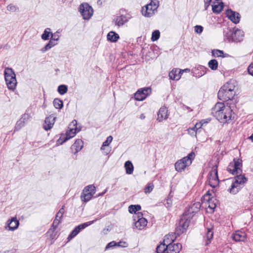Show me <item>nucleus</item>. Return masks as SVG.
Returning <instances> with one entry per match:
<instances>
[{"label":"nucleus","mask_w":253,"mask_h":253,"mask_svg":"<svg viewBox=\"0 0 253 253\" xmlns=\"http://www.w3.org/2000/svg\"><path fill=\"white\" fill-rule=\"evenodd\" d=\"M50 39L57 42L59 40V36L58 34H56V33L53 34L51 32Z\"/></svg>","instance_id":"nucleus-55"},{"label":"nucleus","mask_w":253,"mask_h":253,"mask_svg":"<svg viewBox=\"0 0 253 253\" xmlns=\"http://www.w3.org/2000/svg\"><path fill=\"white\" fill-rule=\"evenodd\" d=\"M4 79L7 88L14 90L17 85L16 75L13 70L11 68L6 67L4 71Z\"/></svg>","instance_id":"nucleus-4"},{"label":"nucleus","mask_w":253,"mask_h":253,"mask_svg":"<svg viewBox=\"0 0 253 253\" xmlns=\"http://www.w3.org/2000/svg\"><path fill=\"white\" fill-rule=\"evenodd\" d=\"M211 113L219 122L223 124H228L234 118L231 107L222 102L215 104L212 109Z\"/></svg>","instance_id":"nucleus-2"},{"label":"nucleus","mask_w":253,"mask_h":253,"mask_svg":"<svg viewBox=\"0 0 253 253\" xmlns=\"http://www.w3.org/2000/svg\"><path fill=\"white\" fill-rule=\"evenodd\" d=\"M168 109L165 106L160 108L157 114V120L158 122H162L168 118Z\"/></svg>","instance_id":"nucleus-17"},{"label":"nucleus","mask_w":253,"mask_h":253,"mask_svg":"<svg viewBox=\"0 0 253 253\" xmlns=\"http://www.w3.org/2000/svg\"><path fill=\"white\" fill-rule=\"evenodd\" d=\"M242 161L240 159L234 158L227 168V170L232 174H240L242 172Z\"/></svg>","instance_id":"nucleus-6"},{"label":"nucleus","mask_w":253,"mask_h":253,"mask_svg":"<svg viewBox=\"0 0 253 253\" xmlns=\"http://www.w3.org/2000/svg\"><path fill=\"white\" fill-rule=\"evenodd\" d=\"M203 125V124L202 123V122H199V123H197L195 126V127H197L198 129L200 128Z\"/></svg>","instance_id":"nucleus-60"},{"label":"nucleus","mask_w":253,"mask_h":253,"mask_svg":"<svg viewBox=\"0 0 253 253\" xmlns=\"http://www.w3.org/2000/svg\"><path fill=\"white\" fill-rule=\"evenodd\" d=\"M83 147V141L81 139H77L71 146V150L74 154L79 152Z\"/></svg>","instance_id":"nucleus-22"},{"label":"nucleus","mask_w":253,"mask_h":253,"mask_svg":"<svg viewBox=\"0 0 253 253\" xmlns=\"http://www.w3.org/2000/svg\"><path fill=\"white\" fill-rule=\"evenodd\" d=\"M138 219L135 222L134 226L136 229L138 230H142L147 225V221L144 217L139 218V214H140L141 216L142 215L141 212H138Z\"/></svg>","instance_id":"nucleus-15"},{"label":"nucleus","mask_w":253,"mask_h":253,"mask_svg":"<svg viewBox=\"0 0 253 253\" xmlns=\"http://www.w3.org/2000/svg\"><path fill=\"white\" fill-rule=\"evenodd\" d=\"M212 56L215 57H227L228 55L224 54L223 51L219 49H213L211 51Z\"/></svg>","instance_id":"nucleus-33"},{"label":"nucleus","mask_w":253,"mask_h":253,"mask_svg":"<svg viewBox=\"0 0 253 253\" xmlns=\"http://www.w3.org/2000/svg\"><path fill=\"white\" fill-rule=\"evenodd\" d=\"M153 189V185L152 184H149L144 189V192L145 193H150Z\"/></svg>","instance_id":"nucleus-50"},{"label":"nucleus","mask_w":253,"mask_h":253,"mask_svg":"<svg viewBox=\"0 0 253 253\" xmlns=\"http://www.w3.org/2000/svg\"><path fill=\"white\" fill-rule=\"evenodd\" d=\"M81 13L85 20H89L93 15V10L87 3H84L80 6Z\"/></svg>","instance_id":"nucleus-9"},{"label":"nucleus","mask_w":253,"mask_h":253,"mask_svg":"<svg viewBox=\"0 0 253 253\" xmlns=\"http://www.w3.org/2000/svg\"><path fill=\"white\" fill-rule=\"evenodd\" d=\"M203 198L205 199H206V200H207V202L209 204V206H208V207L211 209V210H213L215 207H216V205H215V204H214L213 201H212V198H210V195L208 194H205L203 197Z\"/></svg>","instance_id":"nucleus-34"},{"label":"nucleus","mask_w":253,"mask_h":253,"mask_svg":"<svg viewBox=\"0 0 253 253\" xmlns=\"http://www.w3.org/2000/svg\"><path fill=\"white\" fill-rule=\"evenodd\" d=\"M140 118L141 119V120H143L145 118V116L144 114H142L140 116Z\"/></svg>","instance_id":"nucleus-63"},{"label":"nucleus","mask_w":253,"mask_h":253,"mask_svg":"<svg viewBox=\"0 0 253 253\" xmlns=\"http://www.w3.org/2000/svg\"><path fill=\"white\" fill-rule=\"evenodd\" d=\"M113 140V137L112 136H109L106 140L103 143V144L101 147V150L103 151L104 155H108L111 151L110 148H107L106 151H105V147L109 146Z\"/></svg>","instance_id":"nucleus-27"},{"label":"nucleus","mask_w":253,"mask_h":253,"mask_svg":"<svg viewBox=\"0 0 253 253\" xmlns=\"http://www.w3.org/2000/svg\"><path fill=\"white\" fill-rule=\"evenodd\" d=\"M235 95V92L226 90L224 88L221 87L218 92V98L219 100L223 101H227L232 100Z\"/></svg>","instance_id":"nucleus-12"},{"label":"nucleus","mask_w":253,"mask_h":253,"mask_svg":"<svg viewBox=\"0 0 253 253\" xmlns=\"http://www.w3.org/2000/svg\"><path fill=\"white\" fill-rule=\"evenodd\" d=\"M208 70L207 68L202 65H198L193 69L194 76L196 77H200L204 75Z\"/></svg>","instance_id":"nucleus-19"},{"label":"nucleus","mask_w":253,"mask_h":253,"mask_svg":"<svg viewBox=\"0 0 253 253\" xmlns=\"http://www.w3.org/2000/svg\"><path fill=\"white\" fill-rule=\"evenodd\" d=\"M234 30L231 31L230 29H227L224 31V40L228 41L229 42H233Z\"/></svg>","instance_id":"nucleus-29"},{"label":"nucleus","mask_w":253,"mask_h":253,"mask_svg":"<svg viewBox=\"0 0 253 253\" xmlns=\"http://www.w3.org/2000/svg\"><path fill=\"white\" fill-rule=\"evenodd\" d=\"M182 74V71L178 69H173L169 73L170 79L177 81L180 79Z\"/></svg>","instance_id":"nucleus-28"},{"label":"nucleus","mask_w":253,"mask_h":253,"mask_svg":"<svg viewBox=\"0 0 253 253\" xmlns=\"http://www.w3.org/2000/svg\"><path fill=\"white\" fill-rule=\"evenodd\" d=\"M77 125V121L74 120L72 121V123L70 125V130L67 132L66 135L64 137V139H62L61 137H60L57 140V143L59 144H62L63 143L66 141L68 139L71 138L73 137L77 132L79 131V130H77V127H74L73 126H75Z\"/></svg>","instance_id":"nucleus-8"},{"label":"nucleus","mask_w":253,"mask_h":253,"mask_svg":"<svg viewBox=\"0 0 253 253\" xmlns=\"http://www.w3.org/2000/svg\"><path fill=\"white\" fill-rule=\"evenodd\" d=\"M232 238L236 242L244 241L246 239V234L244 232L238 231L233 234Z\"/></svg>","instance_id":"nucleus-26"},{"label":"nucleus","mask_w":253,"mask_h":253,"mask_svg":"<svg viewBox=\"0 0 253 253\" xmlns=\"http://www.w3.org/2000/svg\"><path fill=\"white\" fill-rule=\"evenodd\" d=\"M148 4L151 5V6L153 7L154 9H156L157 10L159 5V2L157 0H152L150 3Z\"/></svg>","instance_id":"nucleus-48"},{"label":"nucleus","mask_w":253,"mask_h":253,"mask_svg":"<svg viewBox=\"0 0 253 253\" xmlns=\"http://www.w3.org/2000/svg\"><path fill=\"white\" fill-rule=\"evenodd\" d=\"M53 104L56 109H61L63 106V101L58 98L54 99Z\"/></svg>","instance_id":"nucleus-38"},{"label":"nucleus","mask_w":253,"mask_h":253,"mask_svg":"<svg viewBox=\"0 0 253 253\" xmlns=\"http://www.w3.org/2000/svg\"><path fill=\"white\" fill-rule=\"evenodd\" d=\"M205 2V9H207L209 6L210 5L211 2L210 1H204Z\"/></svg>","instance_id":"nucleus-61"},{"label":"nucleus","mask_w":253,"mask_h":253,"mask_svg":"<svg viewBox=\"0 0 253 253\" xmlns=\"http://www.w3.org/2000/svg\"><path fill=\"white\" fill-rule=\"evenodd\" d=\"M170 235H166L163 241V243L160 244L156 248L157 253H165L166 251V246L169 243V237Z\"/></svg>","instance_id":"nucleus-18"},{"label":"nucleus","mask_w":253,"mask_h":253,"mask_svg":"<svg viewBox=\"0 0 253 253\" xmlns=\"http://www.w3.org/2000/svg\"><path fill=\"white\" fill-rule=\"evenodd\" d=\"M117 246V244L115 242L112 241L109 243L107 244V245L106 247V249H108L110 248L114 247L115 246Z\"/></svg>","instance_id":"nucleus-57"},{"label":"nucleus","mask_w":253,"mask_h":253,"mask_svg":"<svg viewBox=\"0 0 253 253\" xmlns=\"http://www.w3.org/2000/svg\"><path fill=\"white\" fill-rule=\"evenodd\" d=\"M80 231L76 226L68 236L67 238L68 241H70L75 236H76L80 233Z\"/></svg>","instance_id":"nucleus-41"},{"label":"nucleus","mask_w":253,"mask_h":253,"mask_svg":"<svg viewBox=\"0 0 253 253\" xmlns=\"http://www.w3.org/2000/svg\"><path fill=\"white\" fill-rule=\"evenodd\" d=\"M237 83L235 80L231 79L227 82L222 87L232 92H235V88Z\"/></svg>","instance_id":"nucleus-23"},{"label":"nucleus","mask_w":253,"mask_h":253,"mask_svg":"<svg viewBox=\"0 0 253 253\" xmlns=\"http://www.w3.org/2000/svg\"><path fill=\"white\" fill-rule=\"evenodd\" d=\"M170 237V240H169L165 253H179L182 249V245L180 243L173 244L174 241L173 236Z\"/></svg>","instance_id":"nucleus-10"},{"label":"nucleus","mask_w":253,"mask_h":253,"mask_svg":"<svg viewBox=\"0 0 253 253\" xmlns=\"http://www.w3.org/2000/svg\"><path fill=\"white\" fill-rule=\"evenodd\" d=\"M141 210V206L139 205H131L128 207V211L130 213H136Z\"/></svg>","instance_id":"nucleus-40"},{"label":"nucleus","mask_w":253,"mask_h":253,"mask_svg":"<svg viewBox=\"0 0 253 253\" xmlns=\"http://www.w3.org/2000/svg\"><path fill=\"white\" fill-rule=\"evenodd\" d=\"M125 11L123 10H120V14L116 16L114 19L115 25L118 27L123 26L125 23L128 22L130 19V17L128 14H124L123 13Z\"/></svg>","instance_id":"nucleus-13"},{"label":"nucleus","mask_w":253,"mask_h":253,"mask_svg":"<svg viewBox=\"0 0 253 253\" xmlns=\"http://www.w3.org/2000/svg\"><path fill=\"white\" fill-rule=\"evenodd\" d=\"M244 32L240 29L234 30L233 42H241L243 40Z\"/></svg>","instance_id":"nucleus-24"},{"label":"nucleus","mask_w":253,"mask_h":253,"mask_svg":"<svg viewBox=\"0 0 253 253\" xmlns=\"http://www.w3.org/2000/svg\"><path fill=\"white\" fill-rule=\"evenodd\" d=\"M248 71L249 73L253 76V63L248 67Z\"/></svg>","instance_id":"nucleus-58"},{"label":"nucleus","mask_w":253,"mask_h":253,"mask_svg":"<svg viewBox=\"0 0 253 253\" xmlns=\"http://www.w3.org/2000/svg\"><path fill=\"white\" fill-rule=\"evenodd\" d=\"M213 232L210 229H208V231L206 234V241L205 244L206 246L208 245L210 243L211 240L213 237Z\"/></svg>","instance_id":"nucleus-39"},{"label":"nucleus","mask_w":253,"mask_h":253,"mask_svg":"<svg viewBox=\"0 0 253 253\" xmlns=\"http://www.w3.org/2000/svg\"><path fill=\"white\" fill-rule=\"evenodd\" d=\"M60 222H61V221L60 220V219H58V218H55L52 223L58 226Z\"/></svg>","instance_id":"nucleus-59"},{"label":"nucleus","mask_w":253,"mask_h":253,"mask_svg":"<svg viewBox=\"0 0 253 253\" xmlns=\"http://www.w3.org/2000/svg\"><path fill=\"white\" fill-rule=\"evenodd\" d=\"M7 10L8 11H11L12 12H14L18 10V7L15 5H13L12 4H10L8 5L7 6Z\"/></svg>","instance_id":"nucleus-47"},{"label":"nucleus","mask_w":253,"mask_h":253,"mask_svg":"<svg viewBox=\"0 0 253 253\" xmlns=\"http://www.w3.org/2000/svg\"><path fill=\"white\" fill-rule=\"evenodd\" d=\"M64 213V209L63 207L61 208L58 212L57 213L56 215L55 218H58V219H60V221H61V219L62 218L63 215Z\"/></svg>","instance_id":"nucleus-49"},{"label":"nucleus","mask_w":253,"mask_h":253,"mask_svg":"<svg viewBox=\"0 0 253 253\" xmlns=\"http://www.w3.org/2000/svg\"><path fill=\"white\" fill-rule=\"evenodd\" d=\"M84 191L90 192L91 194L94 195L95 193V187L92 185H89L84 188Z\"/></svg>","instance_id":"nucleus-44"},{"label":"nucleus","mask_w":253,"mask_h":253,"mask_svg":"<svg viewBox=\"0 0 253 253\" xmlns=\"http://www.w3.org/2000/svg\"><path fill=\"white\" fill-rule=\"evenodd\" d=\"M151 88L150 87H143L139 89L134 94L136 100L142 101L151 93Z\"/></svg>","instance_id":"nucleus-11"},{"label":"nucleus","mask_w":253,"mask_h":253,"mask_svg":"<svg viewBox=\"0 0 253 253\" xmlns=\"http://www.w3.org/2000/svg\"><path fill=\"white\" fill-rule=\"evenodd\" d=\"M194 31L198 34H201L203 31V27L200 25H196L194 27Z\"/></svg>","instance_id":"nucleus-51"},{"label":"nucleus","mask_w":253,"mask_h":253,"mask_svg":"<svg viewBox=\"0 0 253 253\" xmlns=\"http://www.w3.org/2000/svg\"><path fill=\"white\" fill-rule=\"evenodd\" d=\"M24 122L19 119L16 123L15 126L14 131H18L25 126Z\"/></svg>","instance_id":"nucleus-46"},{"label":"nucleus","mask_w":253,"mask_h":253,"mask_svg":"<svg viewBox=\"0 0 253 253\" xmlns=\"http://www.w3.org/2000/svg\"><path fill=\"white\" fill-rule=\"evenodd\" d=\"M3 253H15V252L7 251L4 252Z\"/></svg>","instance_id":"nucleus-64"},{"label":"nucleus","mask_w":253,"mask_h":253,"mask_svg":"<svg viewBox=\"0 0 253 253\" xmlns=\"http://www.w3.org/2000/svg\"><path fill=\"white\" fill-rule=\"evenodd\" d=\"M160 36V33L159 30L154 31L152 34L151 40L153 42L158 40Z\"/></svg>","instance_id":"nucleus-45"},{"label":"nucleus","mask_w":253,"mask_h":253,"mask_svg":"<svg viewBox=\"0 0 253 253\" xmlns=\"http://www.w3.org/2000/svg\"><path fill=\"white\" fill-rule=\"evenodd\" d=\"M93 195L90 192H85L84 190L81 195L82 200L85 202H88L92 198Z\"/></svg>","instance_id":"nucleus-35"},{"label":"nucleus","mask_w":253,"mask_h":253,"mask_svg":"<svg viewBox=\"0 0 253 253\" xmlns=\"http://www.w3.org/2000/svg\"><path fill=\"white\" fill-rule=\"evenodd\" d=\"M68 91V87L66 85H60L58 87V91L61 95H63Z\"/></svg>","instance_id":"nucleus-43"},{"label":"nucleus","mask_w":253,"mask_h":253,"mask_svg":"<svg viewBox=\"0 0 253 253\" xmlns=\"http://www.w3.org/2000/svg\"><path fill=\"white\" fill-rule=\"evenodd\" d=\"M201 207V204L200 202H195L185 211L179 220L178 225L175 228V233L177 236H180L186 230L190 223V219L193 217L195 213L199 211Z\"/></svg>","instance_id":"nucleus-1"},{"label":"nucleus","mask_w":253,"mask_h":253,"mask_svg":"<svg viewBox=\"0 0 253 253\" xmlns=\"http://www.w3.org/2000/svg\"><path fill=\"white\" fill-rule=\"evenodd\" d=\"M57 43H58L57 42H56L54 40H52V39H50V40L49 41V42L43 47H42L41 49V51L42 52H44L46 51H47V50L50 49V48H51L54 46H55L56 44H57Z\"/></svg>","instance_id":"nucleus-31"},{"label":"nucleus","mask_w":253,"mask_h":253,"mask_svg":"<svg viewBox=\"0 0 253 253\" xmlns=\"http://www.w3.org/2000/svg\"><path fill=\"white\" fill-rule=\"evenodd\" d=\"M208 179L209 185L211 187L215 188L218 185L219 180L218 177L217 165H215L212 167L211 169L209 174Z\"/></svg>","instance_id":"nucleus-7"},{"label":"nucleus","mask_w":253,"mask_h":253,"mask_svg":"<svg viewBox=\"0 0 253 253\" xmlns=\"http://www.w3.org/2000/svg\"><path fill=\"white\" fill-rule=\"evenodd\" d=\"M8 230L14 231L16 229L19 225V222L16 217H13L7 221Z\"/></svg>","instance_id":"nucleus-25"},{"label":"nucleus","mask_w":253,"mask_h":253,"mask_svg":"<svg viewBox=\"0 0 253 253\" xmlns=\"http://www.w3.org/2000/svg\"><path fill=\"white\" fill-rule=\"evenodd\" d=\"M188 133L192 136H196L197 132L196 130L194 129L192 127H190L187 129Z\"/></svg>","instance_id":"nucleus-53"},{"label":"nucleus","mask_w":253,"mask_h":253,"mask_svg":"<svg viewBox=\"0 0 253 253\" xmlns=\"http://www.w3.org/2000/svg\"><path fill=\"white\" fill-rule=\"evenodd\" d=\"M218 63L216 59H211L208 63L209 67L212 70L217 69Z\"/></svg>","instance_id":"nucleus-37"},{"label":"nucleus","mask_w":253,"mask_h":253,"mask_svg":"<svg viewBox=\"0 0 253 253\" xmlns=\"http://www.w3.org/2000/svg\"><path fill=\"white\" fill-rule=\"evenodd\" d=\"M125 168L126 174H130L132 173L133 171V166L130 161H127L125 162Z\"/></svg>","instance_id":"nucleus-32"},{"label":"nucleus","mask_w":253,"mask_h":253,"mask_svg":"<svg viewBox=\"0 0 253 253\" xmlns=\"http://www.w3.org/2000/svg\"><path fill=\"white\" fill-rule=\"evenodd\" d=\"M226 15L234 23L237 24L239 23L240 15L239 13L236 12L230 9H228L226 11Z\"/></svg>","instance_id":"nucleus-14"},{"label":"nucleus","mask_w":253,"mask_h":253,"mask_svg":"<svg viewBox=\"0 0 253 253\" xmlns=\"http://www.w3.org/2000/svg\"><path fill=\"white\" fill-rule=\"evenodd\" d=\"M55 231V230H53L50 231V229H49V230H48V231L47 232V234H49L50 238L52 239H53L56 238V234L54 233Z\"/></svg>","instance_id":"nucleus-56"},{"label":"nucleus","mask_w":253,"mask_h":253,"mask_svg":"<svg viewBox=\"0 0 253 253\" xmlns=\"http://www.w3.org/2000/svg\"><path fill=\"white\" fill-rule=\"evenodd\" d=\"M30 115L28 114H24L22 116L21 118L20 119L22 121L24 122V124H26L28 120L30 119Z\"/></svg>","instance_id":"nucleus-52"},{"label":"nucleus","mask_w":253,"mask_h":253,"mask_svg":"<svg viewBox=\"0 0 253 253\" xmlns=\"http://www.w3.org/2000/svg\"><path fill=\"white\" fill-rule=\"evenodd\" d=\"M172 200L171 198H168L167 200H166V202L165 203V206L168 208H169L171 207V205H172Z\"/></svg>","instance_id":"nucleus-54"},{"label":"nucleus","mask_w":253,"mask_h":253,"mask_svg":"<svg viewBox=\"0 0 253 253\" xmlns=\"http://www.w3.org/2000/svg\"><path fill=\"white\" fill-rule=\"evenodd\" d=\"M57 227H58L57 226H56V225H54V224H53L52 223L51 227L50 228V231H51V230H56L57 228Z\"/></svg>","instance_id":"nucleus-62"},{"label":"nucleus","mask_w":253,"mask_h":253,"mask_svg":"<svg viewBox=\"0 0 253 253\" xmlns=\"http://www.w3.org/2000/svg\"><path fill=\"white\" fill-rule=\"evenodd\" d=\"M155 11L156 10L154 9L151 5L147 4L144 7L142 8L141 12L144 16L150 17L154 14Z\"/></svg>","instance_id":"nucleus-21"},{"label":"nucleus","mask_w":253,"mask_h":253,"mask_svg":"<svg viewBox=\"0 0 253 253\" xmlns=\"http://www.w3.org/2000/svg\"><path fill=\"white\" fill-rule=\"evenodd\" d=\"M118 34L113 31L110 32L107 35V39L112 42H116L119 39Z\"/></svg>","instance_id":"nucleus-30"},{"label":"nucleus","mask_w":253,"mask_h":253,"mask_svg":"<svg viewBox=\"0 0 253 253\" xmlns=\"http://www.w3.org/2000/svg\"><path fill=\"white\" fill-rule=\"evenodd\" d=\"M55 119L56 118L52 115H50L45 118L44 125L43 126V128L45 130H47L52 127L55 123Z\"/></svg>","instance_id":"nucleus-20"},{"label":"nucleus","mask_w":253,"mask_h":253,"mask_svg":"<svg viewBox=\"0 0 253 253\" xmlns=\"http://www.w3.org/2000/svg\"><path fill=\"white\" fill-rule=\"evenodd\" d=\"M228 191L232 194H236L242 188L244 184L247 183L248 178L245 175L240 174H236Z\"/></svg>","instance_id":"nucleus-3"},{"label":"nucleus","mask_w":253,"mask_h":253,"mask_svg":"<svg viewBox=\"0 0 253 253\" xmlns=\"http://www.w3.org/2000/svg\"><path fill=\"white\" fill-rule=\"evenodd\" d=\"M97 220L95 219L94 220L90 221L85 223H84L83 224H81L78 226H77V228L79 229L80 231H81L82 229H84L88 226L89 225H90L92 223H93L95 221Z\"/></svg>","instance_id":"nucleus-42"},{"label":"nucleus","mask_w":253,"mask_h":253,"mask_svg":"<svg viewBox=\"0 0 253 253\" xmlns=\"http://www.w3.org/2000/svg\"><path fill=\"white\" fill-rule=\"evenodd\" d=\"M51 32L50 28H46L43 33L42 35V39L44 41H47L49 39V37H51Z\"/></svg>","instance_id":"nucleus-36"},{"label":"nucleus","mask_w":253,"mask_h":253,"mask_svg":"<svg viewBox=\"0 0 253 253\" xmlns=\"http://www.w3.org/2000/svg\"><path fill=\"white\" fill-rule=\"evenodd\" d=\"M195 153L193 152L190 153L187 156L178 160L174 165L175 169L177 172L184 171L186 167L189 166L192 160L195 158Z\"/></svg>","instance_id":"nucleus-5"},{"label":"nucleus","mask_w":253,"mask_h":253,"mask_svg":"<svg viewBox=\"0 0 253 253\" xmlns=\"http://www.w3.org/2000/svg\"><path fill=\"white\" fill-rule=\"evenodd\" d=\"M223 3L221 0H215L212 4V10L213 13L218 14L223 10Z\"/></svg>","instance_id":"nucleus-16"}]
</instances>
